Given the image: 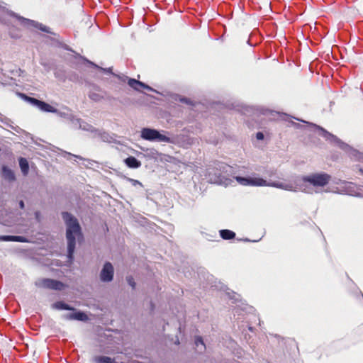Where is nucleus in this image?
I'll return each instance as SVG.
<instances>
[{
  "instance_id": "obj_1",
  "label": "nucleus",
  "mask_w": 363,
  "mask_h": 363,
  "mask_svg": "<svg viewBox=\"0 0 363 363\" xmlns=\"http://www.w3.org/2000/svg\"><path fill=\"white\" fill-rule=\"evenodd\" d=\"M62 216L67 225V256L69 259H72L75 249L76 238H79L82 235L81 227L77 219L71 213L63 212Z\"/></svg>"
},
{
  "instance_id": "obj_2",
  "label": "nucleus",
  "mask_w": 363,
  "mask_h": 363,
  "mask_svg": "<svg viewBox=\"0 0 363 363\" xmlns=\"http://www.w3.org/2000/svg\"><path fill=\"white\" fill-rule=\"evenodd\" d=\"M331 179V176L327 173L311 174L302 177V181L309 183L315 187H323L326 186Z\"/></svg>"
},
{
  "instance_id": "obj_3",
  "label": "nucleus",
  "mask_w": 363,
  "mask_h": 363,
  "mask_svg": "<svg viewBox=\"0 0 363 363\" xmlns=\"http://www.w3.org/2000/svg\"><path fill=\"white\" fill-rule=\"evenodd\" d=\"M141 138L146 140H159L162 142L170 143L171 139L157 131L155 129L145 128L141 131Z\"/></svg>"
},
{
  "instance_id": "obj_4",
  "label": "nucleus",
  "mask_w": 363,
  "mask_h": 363,
  "mask_svg": "<svg viewBox=\"0 0 363 363\" xmlns=\"http://www.w3.org/2000/svg\"><path fill=\"white\" fill-rule=\"evenodd\" d=\"M35 286L39 288L61 291L65 288V284L57 280L44 278L35 282Z\"/></svg>"
},
{
  "instance_id": "obj_5",
  "label": "nucleus",
  "mask_w": 363,
  "mask_h": 363,
  "mask_svg": "<svg viewBox=\"0 0 363 363\" xmlns=\"http://www.w3.org/2000/svg\"><path fill=\"white\" fill-rule=\"evenodd\" d=\"M22 96L26 101L32 104L34 106H36L39 109H40L43 111L49 112V113L57 112L56 108H55L51 105H50L43 101H40L37 99L26 96L25 94H22Z\"/></svg>"
},
{
  "instance_id": "obj_6",
  "label": "nucleus",
  "mask_w": 363,
  "mask_h": 363,
  "mask_svg": "<svg viewBox=\"0 0 363 363\" xmlns=\"http://www.w3.org/2000/svg\"><path fill=\"white\" fill-rule=\"evenodd\" d=\"M235 179L240 184L243 186H263L267 185V182L264 179L258 177H236Z\"/></svg>"
},
{
  "instance_id": "obj_7",
  "label": "nucleus",
  "mask_w": 363,
  "mask_h": 363,
  "mask_svg": "<svg viewBox=\"0 0 363 363\" xmlns=\"http://www.w3.org/2000/svg\"><path fill=\"white\" fill-rule=\"evenodd\" d=\"M113 267L110 262H106L100 273V278L101 281L108 282L112 281L113 278Z\"/></svg>"
},
{
  "instance_id": "obj_8",
  "label": "nucleus",
  "mask_w": 363,
  "mask_h": 363,
  "mask_svg": "<svg viewBox=\"0 0 363 363\" xmlns=\"http://www.w3.org/2000/svg\"><path fill=\"white\" fill-rule=\"evenodd\" d=\"M125 78L128 79V84L135 91H141L142 89H146L147 91L153 90V89L149 85L140 81L132 78H128L127 77H125Z\"/></svg>"
},
{
  "instance_id": "obj_9",
  "label": "nucleus",
  "mask_w": 363,
  "mask_h": 363,
  "mask_svg": "<svg viewBox=\"0 0 363 363\" xmlns=\"http://www.w3.org/2000/svg\"><path fill=\"white\" fill-rule=\"evenodd\" d=\"M67 319L69 320H77L82 321H86L88 320V316L86 313L78 311L74 313H69L66 315Z\"/></svg>"
},
{
  "instance_id": "obj_10",
  "label": "nucleus",
  "mask_w": 363,
  "mask_h": 363,
  "mask_svg": "<svg viewBox=\"0 0 363 363\" xmlns=\"http://www.w3.org/2000/svg\"><path fill=\"white\" fill-rule=\"evenodd\" d=\"M125 164L129 167V168H139L141 166V162L138 160H137L135 157L130 156L127 157L124 160Z\"/></svg>"
},
{
  "instance_id": "obj_11",
  "label": "nucleus",
  "mask_w": 363,
  "mask_h": 363,
  "mask_svg": "<svg viewBox=\"0 0 363 363\" xmlns=\"http://www.w3.org/2000/svg\"><path fill=\"white\" fill-rule=\"evenodd\" d=\"M19 166L21 169V172L24 175L28 174L29 171V164L27 160L24 157H20L18 160Z\"/></svg>"
},
{
  "instance_id": "obj_12",
  "label": "nucleus",
  "mask_w": 363,
  "mask_h": 363,
  "mask_svg": "<svg viewBox=\"0 0 363 363\" xmlns=\"http://www.w3.org/2000/svg\"><path fill=\"white\" fill-rule=\"evenodd\" d=\"M2 171L3 176L6 179L9 180V182H13L16 179L15 174L11 169L7 168L6 167H4Z\"/></svg>"
},
{
  "instance_id": "obj_13",
  "label": "nucleus",
  "mask_w": 363,
  "mask_h": 363,
  "mask_svg": "<svg viewBox=\"0 0 363 363\" xmlns=\"http://www.w3.org/2000/svg\"><path fill=\"white\" fill-rule=\"evenodd\" d=\"M220 235L223 240H231L235 237V233L230 230H220Z\"/></svg>"
},
{
  "instance_id": "obj_14",
  "label": "nucleus",
  "mask_w": 363,
  "mask_h": 363,
  "mask_svg": "<svg viewBox=\"0 0 363 363\" xmlns=\"http://www.w3.org/2000/svg\"><path fill=\"white\" fill-rule=\"evenodd\" d=\"M94 360L96 363H116L114 359L106 356H96Z\"/></svg>"
},
{
  "instance_id": "obj_15",
  "label": "nucleus",
  "mask_w": 363,
  "mask_h": 363,
  "mask_svg": "<svg viewBox=\"0 0 363 363\" xmlns=\"http://www.w3.org/2000/svg\"><path fill=\"white\" fill-rule=\"evenodd\" d=\"M53 308L57 310H68L73 311L74 308L69 305L64 303L63 301H57L53 304Z\"/></svg>"
},
{
  "instance_id": "obj_16",
  "label": "nucleus",
  "mask_w": 363,
  "mask_h": 363,
  "mask_svg": "<svg viewBox=\"0 0 363 363\" xmlns=\"http://www.w3.org/2000/svg\"><path fill=\"white\" fill-rule=\"evenodd\" d=\"M18 19L21 21V24L26 26H34V24H35L34 21L21 17V16H18Z\"/></svg>"
},
{
  "instance_id": "obj_17",
  "label": "nucleus",
  "mask_w": 363,
  "mask_h": 363,
  "mask_svg": "<svg viewBox=\"0 0 363 363\" xmlns=\"http://www.w3.org/2000/svg\"><path fill=\"white\" fill-rule=\"evenodd\" d=\"M89 98L94 101H100L104 97L98 93H91Z\"/></svg>"
},
{
  "instance_id": "obj_18",
  "label": "nucleus",
  "mask_w": 363,
  "mask_h": 363,
  "mask_svg": "<svg viewBox=\"0 0 363 363\" xmlns=\"http://www.w3.org/2000/svg\"><path fill=\"white\" fill-rule=\"evenodd\" d=\"M13 242H27L28 240L23 236L13 235Z\"/></svg>"
},
{
  "instance_id": "obj_19",
  "label": "nucleus",
  "mask_w": 363,
  "mask_h": 363,
  "mask_svg": "<svg viewBox=\"0 0 363 363\" xmlns=\"http://www.w3.org/2000/svg\"><path fill=\"white\" fill-rule=\"evenodd\" d=\"M1 241H13V235H1Z\"/></svg>"
},
{
  "instance_id": "obj_20",
  "label": "nucleus",
  "mask_w": 363,
  "mask_h": 363,
  "mask_svg": "<svg viewBox=\"0 0 363 363\" xmlns=\"http://www.w3.org/2000/svg\"><path fill=\"white\" fill-rule=\"evenodd\" d=\"M126 279H127V281L129 284V285H130L133 289H135V282L134 281L133 277L130 276V277H128Z\"/></svg>"
},
{
  "instance_id": "obj_21",
  "label": "nucleus",
  "mask_w": 363,
  "mask_h": 363,
  "mask_svg": "<svg viewBox=\"0 0 363 363\" xmlns=\"http://www.w3.org/2000/svg\"><path fill=\"white\" fill-rule=\"evenodd\" d=\"M195 344L197 346L199 345V344L204 345V343H203L202 337H200V336L196 337V340H195Z\"/></svg>"
},
{
  "instance_id": "obj_22",
  "label": "nucleus",
  "mask_w": 363,
  "mask_h": 363,
  "mask_svg": "<svg viewBox=\"0 0 363 363\" xmlns=\"http://www.w3.org/2000/svg\"><path fill=\"white\" fill-rule=\"evenodd\" d=\"M256 138L257 140H262L264 138V134L262 132H258L256 134Z\"/></svg>"
},
{
  "instance_id": "obj_23",
  "label": "nucleus",
  "mask_w": 363,
  "mask_h": 363,
  "mask_svg": "<svg viewBox=\"0 0 363 363\" xmlns=\"http://www.w3.org/2000/svg\"><path fill=\"white\" fill-rule=\"evenodd\" d=\"M40 29L41 30H43V31H45V32L49 33L48 28L46 26H43L42 25H40Z\"/></svg>"
},
{
  "instance_id": "obj_24",
  "label": "nucleus",
  "mask_w": 363,
  "mask_h": 363,
  "mask_svg": "<svg viewBox=\"0 0 363 363\" xmlns=\"http://www.w3.org/2000/svg\"><path fill=\"white\" fill-rule=\"evenodd\" d=\"M100 69L103 70L104 72H108V73H112V68H108V69H104V68H101V67H99Z\"/></svg>"
},
{
  "instance_id": "obj_25",
  "label": "nucleus",
  "mask_w": 363,
  "mask_h": 363,
  "mask_svg": "<svg viewBox=\"0 0 363 363\" xmlns=\"http://www.w3.org/2000/svg\"><path fill=\"white\" fill-rule=\"evenodd\" d=\"M35 218L38 220V221H40V213L39 211H36L35 213Z\"/></svg>"
},
{
  "instance_id": "obj_26",
  "label": "nucleus",
  "mask_w": 363,
  "mask_h": 363,
  "mask_svg": "<svg viewBox=\"0 0 363 363\" xmlns=\"http://www.w3.org/2000/svg\"><path fill=\"white\" fill-rule=\"evenodd\" d=\"M181 101L184 102V103H186V104H189V103H190L189 99H186V98L182 99H181Z\"/></svg>"
},
{
  "instance_id": "obj_27",
  "label": "nucleus",
  "mask_w": 363,
  "mask_h": 363,
  "mask_svg": "<svg viewBox=\"0 0 363 363\" xmlns=\"http://www.w3.org/2000/svg\"><path fill=\"white\" fill-rule=\"evenodd\" d=\"M19 206H20V208H22V209H23V208H24V207H25V204H24V202H23V201H21L19 202Z\"/></svg>"
},
{
  "instance_id": "obj_28",
  "label": "nucleus",
  "mask_w": 363,
  "mask_h": 363,
  "mask_svg": "<svg viewBox=\"0 0 363 363\" xmlns=\"http://www.w3.org/2000/svg\"><path fill=\"white\" fill-rule=\"evenodd\" d=\"M134 184H140L138 180H135V179H130Z\"/></svg>"
},
{
  "instance_id": "obj_29",
  "label": "nucleus",
  "mask_w": 363,
  "mask_h": 363,
  "mask_svg": "<svg viewBox=\"0 0 363 363\" xmlns=\"http://www.w3.org/2000/svg\"><path fill=\"white\" fill-rule=\"evenodd\" d=\"M272 186H277V187H282L281 184H273Z\"/></svg>"
}]
</instances>
